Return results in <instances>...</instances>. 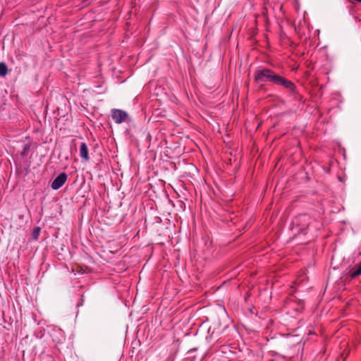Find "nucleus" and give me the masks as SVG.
Masks as SVG:
<instances>
[{"label":"nucleus","mask_w":361,"mask_h":361,"mask_svg":"<svg viewBox=\"0 0 361 361\" xmlns=\"http://www.w3.org/2000/svg\"><path fill=\"white\" fill-rule=\"evenodd\" d=\"M279 76V75L276 74L272 70L263 68L255 71L254 78L257 83L270 82L276 85Z\"/></svg>","instance_id":"f257e3e1"},{"label":"nucleus","mask_w":361,"mask_h":361,"mask_svg":"<svg viewBox=\"0 0 361 361\" xmlns=\"http://www.w3.org/2000/svg\"><path fill=\"white\" fill-rule=\"evenodd\" d=\"M311 221V217L306 214H303L296 216L293 221V224L295 229L298 228V231L302 232L306 230Z\"/></svg>","instance_id":"f03ea898"},{"label":"nucleus","mask_w":361,"mask_h":361,"mask_svg":"<svg viewBox=\"0 0 361 361\" xmlns=\"http://www.w3.org/2000/svg\"><path fill=\"white\" fill-rule=\"evenodd\" d=\"M111 116L116 123H121L124 122L128 116L126 111L117 109H114L111 110Z\"/></svg>","instance_id":"7ed1b4c3"},{"label":"nucleus","mask_w":361,"mask_h":361,"mask_svg":"<svg viewBox=\"0 0 361 361\" xmlns=\"http://www.w3.org/2000/svg\"><path fill=\"white\" fill-rule=\"evenodd\" d=\"M67 175L66 173H61L51 183V188L53 190H58L61 188L67 180Z\"/></svg>","instance_id":"20e7f679"},{"label":"nucleus","mask_w":361,"mask_h":361,"mask_svg":"<svg viewBox=\"0 0 361 361\" xmlns=\"http://www.w3.org/2000/svg\"><path fill=\"white\" fill-rule=\"evenodd\" d=\"M276 85H282L288 89L293 94L296 92V87L294 83L281 75L278 78Z\"/></svg>","instance_id":"39448f33"},{"label":"nucleus","mask_w":361,"mask_h":361,"mask_svg":"<svg viewBox=\"0 0 361 361\" xmlns=\"http://www.w3.org/2000/svg\"><path fill=\"white\" fill-rule=\"evenodd\" d=\"M80 156L85 161H89L88 149L85 142H82L80 147Z\"/></svg>","instance_id":"423d86ee"},{"label":"nucleus","mask_w":361,"mask_h":361,"mask_svg":"<svg viewBox=\"0 0 361 361\" xmlns=\"http://www.w3.org/2000/svg\"><path fill=\"white\" fill-rule=\"evenodd\" d=\"M360 275H361V261L357 266L353 267L349 271V276L351 279H354Z\"/></svg>","instance_id":"0eeeda50"},{"label":"nucleus","mask_w":361,"mask_h":361,"mask_svg":"<svg viewBox=\"0 0 361 361\" xmlns=\"http://www.w3.org/2000/svg\"><path fill=\"white\" fill-rule=\"evenodd\" d=\"M8 68L5 63H0V76H5L7 73Z\"/></svg>","instance_id":"6e6552de"},{"label":"nucleus","mask_w":361,"mask_h":361,"mask_svg":"<svg viewBox=\"0 0 361 361\" xmlns=\"http://www.w3.org/2000/svg\"><path fill=\"white\" fill-rule=\"evenodd\" d=\"M40 228L39 227H35L34 229H33V231H32V239L35 240H37L39 236V233H40Z\"/></svg>","instance_id":"1a4fd4ad"}]
</instances>
